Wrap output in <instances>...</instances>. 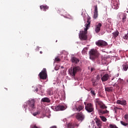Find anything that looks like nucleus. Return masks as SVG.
<instances>
[{
  "mask_svg": "<svg viewBox=\"0 0 128 128\" xmlns=\"http://www.w3.org/2000/svg\"><path fill=\"white\" fill-rule=\"evenodd\" d=\"M50 128H56V126H52Z\"/></svg>",
  "mask_w": 128,
  "mask_h": 128,
  "instance_id": "a19ab883",
  "label": "nucleus"
},
{
  "mask_svg": "<svg viewBox=\"0 0 128 128\" xmlns=\"http://www.w3.org/2000/svg\"><path fill=\"white\" fill-rule=\"evenodd\" d=\"M28 106V110L30 112H32L34 108H36V101L34 99H32L27 101Z\"/></svg>",
  "mask_w": 128,
  "mask_h": 128,
  "instance_id": "7ed1b4c3",
  "label": "nucleus"
},
{
  "mask_svg": "<svg viewBox=\"0 0 128 128\" xmlns=\"http://www.w3.org/2000/svg\"><path fill=\"white\" fill-rule=\"evenodd\" d=\"M106 92H111L114 90L113 87H105Z\"/></svg>",
  "mask_w": 128,
  "mask_h": 128,
  "instance_id": "4be33fe9",
  "label": "nucleus"
},
{
  "mask_svg": "<svg viewBox=\"0 0 128 128\" xmlns=\"http://www.w3.org/2000/svg\"><path fill=\"white\" fill-rule=\"evenodd\" d=\"M102 24L101 23H98L96 24L95 26V30L94 31L96 32V34H98L100 32V28H102Z\"/></svg>",
  "mask_w": 128,
  "mask_h": 128,
  "instance_id": "f8f14e48",
  "label": "nucleus"
},
{
  "mask_svg": "<svg viewBox=\"0 0 128 128\" xmlns=\"http://www.w3.org/2000/svg\"><path fill=\"white\" fill-rule=\"evenodd\" d=\"M109 128H118L114 124H110L109 125Z\"/></svg>",
  "mask_w": 128,
  "mask_h": 128,
  "instance_id": "7c9ffc66",
  "label": "nucleus"
},
{
  "mask_svg": "<svg viewBox=\"0 0 128 128\" xmlns=\"http://www.w3.org/2000/svg\"><path fill=\"white\" fill-rule=\"evenodd\" d=\"M89 54L90 58L92 60H94L97 58H98V56H100V53H98V52L96 49H92L89 52Z\"/></svg>",
  "mask_w": 128,
  "mask_h": 128,
  "instance_id": "f03ea898",
  "label": "nucleus"
},
{
  "mask_svg": "<svg viewBox=\"0 0 128 128\" xmlns=\"http://www.w3.org/2000/svg\"><path fill=\"white\" fill-rule=\"evenodd\" d=\"M61 68H64V66H62Z\"/></svg>",
  "mask_w": 128,
  "mask_h": 128,
  "instance_id": "49530a36",
  "label": "nucleus"
},
{
  "mask_svg": "<svg viewBox=\"0 0 128 128\" xmlns=\"http://www.w3.org/2000/svg\"><path fill=\"white\" fill-rule=\"evenodd\" d=\"M40 10H42L44 12H46V10H48V6H40Z\"/></svg>",
  "mask_w": 128,
  "mask_h": 128,
  "instance_id": "412c9836",
  "label": "nucleus"
},
{
  "mask_svg": "<svg viewBox=\"0 0 128 128\" xmlns=\"http://www.w3.org/2000/svg\"><path fill=\"white\" fill-rule=\"evenodd\" d=\"M112 8L114 10H118L120 8V1L118 0H112Z\"/></svg>",
  "mask_w": 128,
  "mask_h": 128,
  "instance_id": "0eeeda50",
  "label": "nucleus"
},
{
  "mask_svg": "<svg viewBox=\"0 0 128 128\" xmlns=\"http://www.w3.org/2000/svg\"><path fill=\"white\" fill-rule=\"evenodd\" d=\"M86 52H88V48H84L82 50V54H86Z\"/></svg>",
  "mask_w": 128,
  "mask_h": 128,
  "instance_id": "cd10ccee",
  "label": "nucleus"
},
{
  "mask_svg": "<svg viewBox=\"0 0 128 128\" xmlns=\"http://www.w3.org/2000/svg\"><path fill=\"white\" fill-rule=\"evenodd\" d=\"M94 68H92L91 72H94Z\"/></svg>",
  "mask_w": 128,
  "mask_h": 128,
  "instance_id": "79ce46f5",
  "label": "nucleus"
},
{
  "mask_svg": "<svg viewBox=\"0 0 128 128\" xmlns=\"http://www.w3.org/2000/svg\"><path fill=\"white\" fill-rule=\"evenodd\" d=\"M74 128L76 126L77 128L80 126V124H76V123H74Z\"/></svg>",
  "mask_w": 128,
  "mask_h": 128,
  "instance_id": "c9c22d12",
  "label": "nucleus"
},
{
  "mask_svg": "<svg viewBox=\"0 0 128 128\" xmlns=\"http://www.w3.org/2000/svg\"><path fill=\"white\" fill-rule=\"evenodd\" d=\"M55 60L56 62H60V58H55Z\"/></svg>",
  "mask_w": 128,
  "mask_h": 128,
  "instance_id": "f704fd0d",
  "label": "nucleus"
},
{
  "mask_svg": "<svg viewBox=\"0 0 128 128\" xmlns=\"http://www.w3.org/2000/svg\"><path fill=\"white\" fill-rule=\"evenodd\" d=\"M118 110H122V108H118V107H114V110L116 114L118 112Z\"/></svg>",
  "mask_w": 128,
  "mask_h": 128,
  "instance_id": "c756f323",
  "label": "nucleus"
},
{
  "mask_svg": "<svg viewBox=\"0 0 128 128\" xmlns=\"http://www.w3.org/2000/svg\"><path fill=\"white\" fill-rule=\"evenodd\" d=\"M110 112V111L108 110H99V113L100 114H108Z\"/></svg>",
  "mask_w": 128,
  "mask_h": 128,
  "instance_id": "bb28decb",
  "label": "nucleus"
},
{
  "mask_svg": "<svg viewBox=\"0 0 128 128\" xmlns=\"http://www.w3.org/2000/svg\"><path fill=\"white\" fill-rule=\"evenodd\" d=\"M38 76H40V80H46V78H48V74H46V69L43 68V70H42L41 72L38 74Z\"/></svg>",
  "mask_w": 128,
  "mask_h": 128,
  "instance_id": "423d86ee",
  "label": "nucleus"
},
{
  "mask_svg": "<svg viewBox=\"0 0 128 128\" xmlns=\"http://www.w3.org/2000/svg\"><path fill=\"white\" fill-rule=\"evenodd\" d=\"M120 124H122V126H128V124L122 121H120Z\"/></svg>",
  "mask_w": 128,
  "mask_h": 128,
  "instance_id": "473e14b6",
  "label": "nucleus"
},
{
  "mask_svg": "<svg viewBox=\"0 0 128 128\" xmlns=\"http://www.w3.org/2000/svg\"><path fill=\"white\" fill-rule=\"evenodd\" d=\"M66 110V106L62 105H59L55 108V110L56 112H59L60 110Z\"/></svg>",
  "mask_w": 128,
  "mask_h": 128,
  "instance_id": "ddd939ff",
  "label": "nucleus"
},
{
  "mask_svg": "<svg viewBox=\"0 0 128 128\" xmlns=\"http://www.w3.org/2000/svg\"><path fill=\"white\" fill-rule=\"evenodd\" d=\"M41 102H50V98H48V97H45L42 98L41 100Z\"/></svg>",
  "mask_w": 128,
  "mask_h": 128,
  "instance_id": "aec40b11",
  "label": "nucleus"
},
{
  "mask_svg": "<svg viewBox=\"0 0 128 128\" xmlns=\"http://www.w3.org/2000/svg\"><path fill=\"white\" fill-rule=\"evenodd\" d=\"M98 46H100V48H104V46H106L108 42L102 40H98L96 42Z\"/></svg>",
  "mask_w": 128,
  "mask_h": 128,
  "instance_id": "1a4fd4ad",
  "label": "nucleus"
},
{
  "mask_svg": "<svg viewBox=\"0 0 128 128\" xmlns=\"http://www.w3.org/2000/svg\"><path fill=\"white\" fill-rule=\"evenodd\" d=\"M96 124L98 126V128H100V126H102V121L100 120H96Z\"/></svg>",
  "mask_w": 128,
  "mask_h": 128,
  "instance_id": "a878e982",
  "label": "nucleus"
},
{
  "mask_svg": "<svg viewBox=\"0 0 128 128\" xmlns=\"http://www.w3.org/2000/svg\"><path fill=\"white\" fill-rule=\"evenodd\" d=\"M38 88H40V90H42V85H39V86H38Z\"/></svg>",
  "mask_w": 128,
  "mask_h": 128,
  "instance_id": "4c0bfd02",
  "label": "nucleus"
},
{
  "mask_svg": "<svg viewBox=\"0 0 128 128\" xmlns=\"http://www.w3.org/2000/svg\"><path fill=\"white\" fill-rule=\"evenodd\" d=\"M85 109L88 112H94V104L92 103H88L85 106Z\"/></svg>",
  "mask_w": 128,
  "mask_h": 128,
  "instance_id": "39448f33",
  "label": "nucleus"
},
{
  "mask_svg": "<svg viewBox=\"0 0 128 128\" xmlns=\"http://www.w3.org/2000/svg\"><path fill=\"white\" fill-rule=\"evenodd\" d=\"M88 90V92H90L92 96H96V89L93 88H90Z\"/></svg>",
  "mask_w": 128,
  "mask_h": 128,
  "instance_id": "f3484780",
  "label": "nucleus"
},
{
  "mask_svg": "<svg viewBox=\"0 0 128 128\" xmlns=\"http://www.w3.org/2000/svg\"><path fill=\"white\" fill-rule=\"evenodd\" d=\"M71 62L74 64H78V62H80V60L76 57H72L71 58Z\"/></svg>",
  "mask_w": 128,
  "mask_h": 128,
  "instance_id": "a211bd4d",
  "label": "nucleus"
},
{
  "mask_svg": "<svg viewBox=\"0 0 128 128\" xmlns=\"http://www.w3.org/2000/svg\"><path fill=\"white\" fill-rule=\"evenodd\" d=\"M84 106L82 105H77L75 106L74 108H72V110H76V112H80V110H82Z\"/></svg>",
  "mask_w": 128,
  "mask_h": 128,
  "instance_id": "9d476101",
  "label": "nucleus"
},
{
  "mask_svg": "<svg viewBox=\"0 0 128 128\" xmlns=\"http://www.w3.org/2000/svg\"><path fill=\"white\" fill-rule=\"evenodd\" d=\"M110 78V75L108 74H104L101 78L102 82H106Z\"/></svg>",
  "mask_w": 128,
  "mask_h": 128,
  "instance_id": "2eb2a0df",
  "label": "nucleus"
},
{
  "mask_svg": "<svg viewBox=\"0 0 128 128\" xmlns=\"http://www.w3.org/2000/svg\"><path fill=\"white\" fill-rule=\"evenodd\" d=\"M58 12L62 16H68V12L62 8L58 10Z\"/></svg>",
  "mask_w": 128,
  "mask_h": 128,
  "instance_id": "6ab92c4d",
  "label": "nucleus"
},
{
  "mask_svg": "<svg viewBox=\"0 0 128 128\" xmlns=\"http://www.w3.org/2000/svg\"><path fill=\"white\" fill-rule=\"evenodd\" d=\"M68 128H74V123H69L68 125Z\"/></svg>",
  "mask_w": 128,
  "mask_h": 128,
  "instance_id": "c85d7f7f",
  "label": "nucleus"
},
{
  "mask_svg": "<svg viewBox=\"0 0 128 128\" xmlns=\"http://www.w3.org/2000/svg\"><path fill=\"white\" fill-rule=\"evenodd\" d=\"M127 82H128V80H127Z\"/></svg>",
  "mask_w": 128,
  "mask_h": 128,
  "instance_id": "de8ad7c7",
  "label": "nucleus"
},
{
  "mask_svg": "<svg viewBox=\"0 0 128 128\" xmlns=\"http://www.w3.org/2000/svg\"><path fill=\"white\" fill-rule=\"evenodd\" d=\"M95 90H96V88Z\"/></svg>",
  "mask_w": 128,
  "mask_h": 128,
  "instance_id": "09e8293b",
  "label": "nucleus"
},
{
  "mask_svg": "<svg viewBox=\"0 0 128 128\" xmlns=\"http://www.w3.org/2000/svg\"><path fill=\"white\" fill-rule=\"evenodd\" d=\"M124 118H125V120L126 122L128 121V114H126L124 116Z\"/></svg>",
  "mask_w": 128,
  "mask_h": 128,
  "instance_id": "72a5a7b5",
  "label": "nucleus"
},
{
  "mask_svg": "<svg viewBox=\"0 0 128 128\" xmlns=\"http://www.w3.org/2000/svg\"><path fill=\"white\" fill-rule=\"evenodd\" d=\"M112 34H113V38H118V34H120V32H118V31L116 30V32L112 33Z\"/></svg>",
  "mask_w": 128,
  "mask_h": 128,
  "instance_id": "393cba45",
  "label": "nucleus"
},
{
  "mask_svg": "<svg viewBox=\"0 0 128 128\" xmlns=\"http://www.w3.org/2000/svg\"><path fill=\"white\" fill-rule=\"evenodd\" d=\"M126 14L124 13L122 14V22H126Z\"/></svg>",
  "mask_w": 128,
  "mask_h": 128,
  "instance_id": "b1692460",
  "label": "nucleus"
},
{
  "mask_svg": "<svg viewBox=\"0 0 128 128\" xmlns=\"http://www.w3.org/2000/svg\"><path fill=\"white\" fill-rule=\"evenodd\" d=\"M80 68L78 66H74L72 67V70H71L69 71V72L72 76H76V74L78 72H80Z\"/></svg>",
  "mask_w": 128,
  "mask_h": 128,
  "instance_id": "20e7f679",
  "label": "nucleus"
},
{
  "mask_svg": "<svg viewBox=\"0 0 128 128\" xmlns=\"http://www.w3.org/2000/svg\"><path fill=\"white\" fill-rule=\"evenodd\" d=\"M40 54H42V52L40 51Z\"/></svg>",
  "mask_w": 128,
  "mask_h": 128,
  "instance_id": "a18cd8bd",
  "label": "nucleus"
},
{
  "mask_svg": "<svg viewBox=\"0 0 128 128\" xmlns=\"http://www.w3.org/2000/svg\"><path fill=\"white\" fill-rule=\"evenodd\" d=\"M94 6V18L96 20L98 16V5H96Z\"/></svg>",
  "mask_w": 128,
  "mask_h": 128,
  "instance_id": "dca6fc26",
  "label": "nucleus"
},
{
  "mask_svg": "<svg viewBox=\"0 0 128 128\" xmlns=\"http://www.w3.org/2000/svg\"><path fill=\"white\" fill-rule=\"evenodd\" d=\"M102 120V122H106V118L104 116H100Z\"/></svg>",
  "mask_w": 128,
  "mask_h": 128,
  "instance_id": "2f4dec72",
  "label": "nucleus"
},
{
  "mask_svg": "<svg viewBox=\"0 0 128 128\" xmlns=\"http://www.w3.org/2000/svg\"><path fill=\"white\" fill-rule=\"evenodd\" d=\"M122 68L124 70L126 71L128 68V62L124 63L122 64Z\"/></svg>",
  "mask_w": 128,
  "mask_h": 128,
  "instance_id": "5701e85b",
  "label": "nucleus"
},
{
  "mask_svg": "<svg viewBox=\"0 0 128 128\" xmlns=\"http://www.w3.org/2000/svg\"><path fill=\"white\" fill-rule=\"evenodd\" d=\"M118 104H121V106H126V100H118L116 101Z\"/></svg>",
  "mask_w": 128,
  "mask_h": 128,
  "instance_id": "4468645a",
  "label": "nucleus"
},
{
  "mask_svg": "<svg viewBox=\"0 0 128 128\" xmlns=\"http://www.w3.org/2000/svg\"><path fill=\"white\" fill-rule=\"evenodd\" d=\"M85 26L86 28H84V31L80 32V34H79V38L82 40H86L88 39V36L86 34H88V30L90 26V17L88 18Z\"/></svg>",
  "mask_w": 128,
  "mask_h": 128,
  "instance_id": "f257e3e1",
  "label": "nucleus"
},
{
  "mask_svg": "<svg viewBox=\"0 0 128 128\" xmlns=\"http://www.w3.org/2000/svg\"><path fill=\"white\" fill-rule=\"evenodd\" d=\"M96 78L97 80H100V76L98 75L96 76Z\"/></svg>",
  "mask_w": 128,
  "mask_h": 128,
  "instance_id": "ea45409f",
  "label": "nucleus"
},
{
  "mask_svg": "<svg viewBox=\"0 0 128 128\" xmlns=\"http://www.w3.org/2000/svg\"><path fill=\"white\" fill-rule=\"evenodd\" d=\"M32 115L34 116H38V114H36V112L33 113Z\"/></svg>",
  "mask_w": 128,
  "mask_h": 128,
  "instance_id": "58836bf2",
  "label": "nucleus"
},
{
  "mask_svg": "<svg viewBox=\"0 0 128 128\" xmlns=\"http://www.w3.org/2000/svg\"><path fill=\"white\" fill-rule=\"evenodd\" d=\"M36 114H40V110H38L37 112H36Z\"/></svg>",
  "mask_w": 128,
  "mask_h": 128,
  "instance_id": "e433bc0d",
  "label": "nucleus"
},
{
  "mask_svg": "<svg viewBox=\"0 0 128 128\" xmlns=\"http://www.w3.org/2000/svg\"><path fill=\"white\" fill-rule=\"evenodd\" d=\"M36 90V92H38V88H36V90Z\"/></svg>",
  "mask_w": 128,
  "mask_h": 128,
  "instance_id": "37998d69",
  "label": "nucleus"
},
{
  "mask_svg": "<svg viewBox=\"0 0 128 128\" xmlns=\"http://www.w3.org/2000/svg\"><path fill=\"white\" fill-rule=\"evenodd\" d=\"M92 86H96V83L95 82L93 83Z\"/></svg>",
  "mask_w": 128,
  "mask_h": 128,
  "instance_id": "c03bdc74",
  "label": "nucleus"
},
{
  "mask_svg": "<svg viewBox=\"0 0 128 128\" xmlns=\"http://www.w3.org/2000/svg\"><path fill=\"white\" fill-rule=\"evenodd\" d=\"M96 104H98V106H99L100 108H102V110H104V109L108 108V106H106V104H104L100 100H97L96 102Z\"/></svg>",
  "mask_w": 128,
  "mask_h": 128,
  "instance_id": "9b49d317",
  "label": "nucleus"
},
{
  "mask_svg": "<svg viewBox=\"0 0 128 128\" xmlns=\"http://www.w3.org/2000/svg\"><path fill=\"white\" fill-rule=\"evenodd\" d=\"M76 118L78 122H82L84 120V114L82 112H78L76 114Z\"/></svg>",
  "mask_w": 128,
  "mask_h": 128,
  "instance_id": "6e6552de",
  "label": "nucleus"
}]
</instances>
